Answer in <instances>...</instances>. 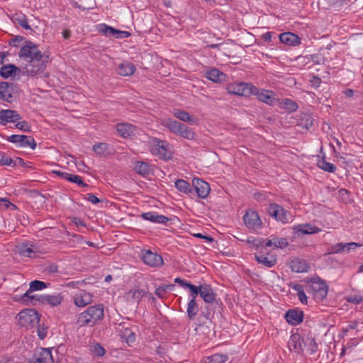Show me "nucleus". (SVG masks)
<instances>
[{"label":"nucleus","mask_w":363,"mask_h":363,"mask_svg":"<svg viewBox=\"0 0 363 363\" xmlns=\"http://www.w3.org/2000/svg\"><path fill=\"white\" fill-rule=\"evenodd\" d=\"M48 59L49 56L43 55L35 44V48L33 50L31 57L28 60L30 65L26 67L27 74L33 77L43 73Z\"/></svg>","instance_id":"obj_1"},{"label":"nucleus","mask_w":363,"mask_h":363,"mask_svg":"<svg viewBox=\"0 0 363 363\" xmlns=\"http://www.w3.org/2000/svg\"><path fill=\"white\" fill-rule=\"evenodd\" d=\"M18 323L27 329L38 325L40 315L34 308L24 309L18 313Z\"/></svg>","instance_id":"obj_2"},{"label":"nucleus","mask_w":363,"mask_h":363,"mask_svg":"<svg viewBox=\"0 0 363 363\" xmlns=\"http://www.w3.org/2000/svg\"><path fill=\"white\" fill-rule=\"evenodd\" d=\"M254 90H257V86L250 83L245 82L231 84L228 88L230 94L245 97L252 95Z\"/></svg>","instance_id":"obj_3"},{"label":"nucleus","mask_w":363,"mask_h":363,"mask_svg":"<svg viewBox=\"0 0 363 363\" xmlns=\"http://www.w3.org/2000/svg\"><path fill=\"white\" fill-rule=\"evenodd\" d=\"M168 143L164 140H161L157 138L152 140V147L151 152L154 155H157L160 159L167 160L171 157V153L167 149Z\"/></svg>","instance_id":"obj_4"},{"label":"nucleus","mask_w":363,"mask_h":363,"mask_svg":"<svg viewBox=\"0 0 363 363\" xmlns=\"http://www.w3.org/2000/svg\"><path fill=\"white\" fill-rule=\"evenodd\" d=\"M222 306L221 300L215 301L212 303H205L204 306H201V315L206 320H211L216 313H220Z\"/></svg>","instance_id":"obj_5"},{"label":"nucleus","mask_w":363,"mask_h":363,"mask_svg":"<svg viewBox=\"0 0 363 363\" xmlns=\"http://www.w3.org/2000/svg\"><path fill=\"white\" fill-rule=\"evenodd\" d=\"M243 222L248 229L256 230L262 228V222L258 213L253 210H247L243 216Z\"/></svg>","instance_id":"obj_6"},{"label":"nucleus","mask_w":363,"mask_h":363,"mask_svg":"<svg viewBox=\"0 0 363 363\" xmlns=\"http://www.w3.org/2000/svg\"><path fill=\"white\" fill-rule=\"evenodd\" d=\"M7 140L10 143L18 144V147H26L29 146L32 150H35L37 146V144L32 136L12 135L8 137Z\"/></svg>","instance_id":"obj_7"},{"label":"nucleus","mask_w":363,"mask_h":363,"mask_svg":"<svg viewBox=\"0 0 363 363\" xmlns=\"http://www.w3.org/2000/svg\"><path fill=\"white\" fill-rule=\"evenodd\" d=\"M267 212L270 216L278 221L286 223L289 220V212L277 203H271L267 209Z\"/></svg>","instance_id":"obj_8"},{"label":"nucleus","mask_w":363,"mask_h":363,"mask_svg":"<svg viewBox=\"0 0 363 363\" xmlns=\"http://www.w3.org/2000/svg\"><path fill=\"white\" fill-rule=\"evenodd\" d=\"M142 259L145 264L152 267H160L163 264L162 256L150 250L143 252Z\"/></svg>","instance_id":"obj_9"},{"label":"nucleus","mask_w":363,"mask_h":363,"mask_svg":"<svg viewBox=\"0 0 363 363\" xmlns=\"http://www.w3.org/2000/svg\"><path fill=\"white\" fill-rule=\"evenodd\" d=\"M192 187L194 189V192L195 191L198 197L201 199L206 198L208 196L211 190L209 184L199 178L193 179Z\"/></svg>","instance_id":"obj_10"},{"label":"nucleus","mask_w":363,"mask_h":363,"mask_svg":"<svg viewBox=\"0 0 363 363\" xmlns=\"http://www.w3.org/2000/svg\"><path fill=\"white\" fill-rule=\"evenodd\" d=\"M309 282L312 284L310 288L321 298L326 297L328 291V286L324 281L317 277L311 278Z\"/></svg>","instance_id":"obj_11"},{"label":"nucleus","mask_w":363,"mask_h":363,"mask_svg":"<svg viewBox=\"0 0 363 363\" xmlns=\"http://www.w3.org/2000/svg\"><path fill=\"white\" fill-rule=\"evenodd\" d=\"M51 350L48 348H41L40 351L29 359V363H53Z\"/></svg>","instance_id":"obj_12"},{"label":"nucleus","mask_w":363,"mask_h":363,"mask_svg":"<svg viewBox=\"0 0 363 363\" xmlns=\"http://www.w3.org/2000/svg\"><path fill=\"white\" fill-rule=\"evenodd\" d=\"M304 313L298 308L289 309L285 313L286 320L291 325H297L303 322Z\"/></svg>","instance_id":"obj_13"},{"label":"nucleus","mask_w":363,"mask_h":363,"mask_svg":"<svg viewBox=\"0 0 363 363\" xmlns=\"http://www.w3.org/2000/svg\"><path fill=\"white\" fill-rule=\"evenodd\" d=\"M305 339L298 333H293L288 342V346L291 351L301 354L303 351V342Z\"/></svg>","instance_id":"obj_14"},{"label":"nucleus","mask_w":363,"mask_h":363,"mask_svg":"<svg viewBox=\"0 0 363 363\" xmlns=\"http://www.w3.org/2000/svg\"><path fill=\"white\" fill-rule=\"evenodd\" d=\"M294 234L298 237H302L305 235H310L318 233L320 229L309 223L299 224L293 227Z\"/></svg>","instance_id":"obj_15"},{"label":"nucleus","mask_w":363,"mask_h":363,"mask_svg":"<svg viewBox=\"0 0 363 363\" xmlns=\"http://www.w3.org/2000/svg\"><path fill=\"white\" fill-rule=\"evenodd\" d=\"M252 95L257 96V99L265 103L266 104L272 106L275 102V98L274 97V91L270 90L259 89L257 87V90H254Z\"/></svg>","instance_id":"obj_16"},{"label":"nucleus","mask_w":363,"mask_h":363,"mask_svg":"<svg viewBox=\"0 0 363 363\" xmlns=\"http://www.w3.org/2000/svg\"><path fill=\"white\" fill-rule=\"evenodd\" d=\"M255 259L259 263L262 264L267 268L274 267L277 262V259L274 255L266 256L264 252L255 254Z\"/></svg>","instance_id":"obj_17"},{"label":"nucleus","mask_w":363,"mask_h":363,"mask_svg":"<svg viewBox=\"0 0 363 363\" xmlns=\"http://www.w3.org/2000/svg\"><path fill=\"white\" fill-rule=\"evenodd\" d=\"M40 299L42 304H48L54 307L60 305L62 302L64 296L62 293L54 294L52 295H40Z\"/></svg>","instance_id":"obj_18"},{"label":"nucleus","mask_w":363,"mask_h":363,"mask_svg":"<svg viewBox=\"0 0 363 363\" xmlns=\"http://www.w3.org/2000/svg\"><path fill=\"white\" fill-rule=\"evenodd\" d=\"M141 217L154 223L166 224L169 220V218L154 211L143 213Z\"/></svg>","instance_id":"obj_19"},{"label":"nucleus","mask_w":363,"mask_h":363,"mask_svg":"<svg viewBox=\"0 0 363 363\" xmlns=\"http://www.w3.org/2000/svg\"><path fill=\"white\" fill-rule=\"evenodd\" d=\"M201 298L205 303H212L213 301L220 300L217 298V294L214 292V290L211 285L207 284H203V289L201 292Z\"/></svg>","instance_id":"obj_20"},{"label":"nucleus","mask_w":363,"mask_h":363,"mask_svg":"<svg viewBox=\"0 0 363 363\" xmlns=\"http://www.w3.org/2000/svg\"><path fill=\"white\" fill-rule=\"evenodd\" d=\"M92 298L91 294L83 291L74 296V303L77 307H84L92 302Z\"/></svg>","instance_id":"obj_21"},{"label":"nucleus","mask_w":363,"mask_h":363,"mask_svg":"<svg viewBox=\"0 0 363 363\" xmlns=\"http://www.w3.org/2000/svg\"><path fill=\"white\" fill-rule=\"evenodd\" d=\"M135 126L130 123H118L116 130L118 134L124 138H130L135 135Z\"/></svg>","instance_id":"obj_22"},{"label":"nucleus","mask_w":363,"mask_h":363,"mask_svg":"<svg viewBox=\"0 0 363 363\" xmlns=\"http://www.w3.org/2000/svg\"><path fill=\"white\" fill-rule=\"evenodd\" d=\"M86 311L89 313V317L91 318L93 325L104 317V306L102 304L90 306Z\"/></svg>","instance_id":"obj_23"},{"label":"nucleus","mask_w":363,"mask_h":363,"mask_svg":"<svg viewBox=\"0 0 363 363\" xmlns=\"http://www.w3.org/2000/svg\"><path fill=\"white\" fill-rule=\"evenodd\" d=\"M279 40L282 43L288 45L296 46L301 44V38L296 34L290 32L279 35Z\"/></svg>","instance_id":"obj_24"},{"label":"nucleus","mask_w":363,"mask_h":363,"mask_svg":"<svg viewBox=\"0 0 363 363\" xmlns=\"http://www.w3.org/2000/svg\"><path fill=\"white\" fill-rule=\"evenodd\" d=\"M289 267L292 272L296 273H303L308 270V264L304 259H295L289 262Z\"/></svg>","instance_id":"obj_25"},{"label":"nucleus","mask_w":363,"mask_h":363,"mask_svg":"<svg viewBox=\"0 0 363 363\" xmlns=\"http://www.w3.org/2000/svg\"><path fill=\"white\" fill-rule=\"evenodd\" d=\"M173 115L177 118L182 121L184 122L189 123L191 125H195L198 123V118L191 116L187 111L180 110V109H174Z\"/></svg>","instance_id":"obj_26"},{"label":"nucleus","mask_w":363,"mask_h":363,"mask_svg":"<svg viewBox=\"0 0 363 363\" xmlns=\"http://www.w3.org/2000/svg\"><path fill=\"white\" fill-rule=\"evenodd\" d=\"M12 85V83L6 82H0V99L6 102H11V100L13 98V94L11 90Z\"/></svg>","instance_id":"obj_27"},{"label":"nucleus","mask_w":363,"mask_h":363,"mask_svg":"<svg viewBox=\"0 0 363 363\" xmlns=\"http://www.w3.org/2000/svg\"><path fill=\"white\" fill-rule=\"evenodd\" d=\"M289 242L286 238H278L274 235L270 237V239L265 241V247H273L274 248H284L288 246Z\"/></svg>","instance_id":"obj_28"},{"label":"nucleus","mask_w":363,"mask_h":363,"mask_svg":"<svg viewBox=\"0 0 363 363\" xmlns=\"http://www.w3.org/2000/svg\"><path fill=\"white\" fill-rule=\"evenodd\" d=\"M35 48V44L30 40H26L25 45L21 47L18 56L21 58L30 60L31 57L33 50Z\"/></svg>","instance_id":"obj_29"},{"label":"nucleus","mask_w":363,"mask_h":363,"mask_svg":"<svg viewBox=\"0 0 363 363\" xmlns=\"http://www.w3.org/2000/svg\"><path fill=\"white\" fill-rule=\"evenodd\" d=\"M297 125L303 128L309 129L313 124V118L311 114L301 113L297 116Z\"/></svg>","instance_id":"obj_30"},{"label":"nucleus","mask_w":363,"mask_h":363,"mask_svg":"<svg viewBox=\"0 0 363 363\" xmlns=\"http://www.w3.org/2000/svg\"><path fill=\"white\" fill-rule=\"evenodd\" d=\"M135 71V65L130 62H124L118 67V73L123 77L132 75Z\"/></svg>","instance_id":"obj_31"},{"label":"nucleus","mask_w":363,"mask_h":363,"mask_svg":"<svg viewBox=\"0 0 363 363\" xmlns=\"http://www.w3.org/2000/svg\"><path fill=\"white\" fill-rule=\"evenodd\" d=\"M16 72H20V69L13 64L5 65L0 69V76L4 79H8L16 74Z\"/></svg>","instance_id":"obj_32"},{"label":"nucleus","mask_w":363,"mask_h":363,"mask_svg":"<svg viewBox=\"0 0 363 363\" xmlns=\"http://www.w3.org/2000/svg\"><path fill=\"white\" fill-rule=\"evenodd\" d=\"M134 170L137 174L143 177L150 175L152 172L150 166L147 163L141 161L135 162Z\"/></svg>","instance_id":"obj_33"},{"label":"nucleus","mask_w":363,"mask_h":363,"mask_svg":"<svg viewBox=\"0 0 363 363\" xmlns=\"http://www.w3.org/2000/svg\"><path fill=\"white\" fill-rule=\"evenodd\" d=\"M32 292H28V290L21 296V301L23 303H30L33 306H39L42 304L40 295H30Z\"/></svg>","instance_id":"obj_34"},{"label":"nucleus","mask_w":363,"mask_h":363,"mask_svg":"<svg viewBox=\"0 0 363 363\" xmlns=\"http://www.w3.org/2000/svg\"><path fill=\"white\" fill-rule=\"evenodd\" d=\"M206 77L213 82H221L225 80L226 75L218 69H213L206 72Z\"/></svg>","instance_id":"obj_35"},{"label":"nucleus","mask_w":363,"mask_h":363,"mask_svg":"<svg viewBox=\"0 0 363 363\" xmlns=\"http://www.w3.org/2000/svg\"><path fill=\"white\" fill-rule=\"evenodd\" d=\"M175 187L182 193L190 194L194 192L193 187L189 182L184 179H177L175 181Z\"/></svg>","instance_id":"obj_36"},{"label":"nucleus","mask_w":363,"mask_h":363,"mask_svg":"<svg viewBox=\"0 0 363 363\" xmlns=\"http://www.w3.org/2000/svg\"><path fill=\"white\" fill-rule=\"evenodd\" d=\"M110 146L106 143H99L93 145L94 152L100 157H106L110 154Z\"/></svg>","instance_id":"obj_37"},{"label":"nucleus","mask_w":363,"mask_h":363,"mask_svg":"<svg viewBox=\"0 0 363 363\" xmlns=\"http://www.w3.org/2000/svg\"><path fill=\"white\" fill-rule=\"evenodd\" d=\"M184 123H182L180 122H178L177 121H174L172 119H167L164 121L163 125L167 128L171 132H172L175 135H178L180 129L182 128V125H183Z\"/></svg>","instance_id":"obj_38"},{"label":"nucleus","mask_w":363,"mask_h":363,"mask_svg":"<svg viewBox=\"0 0 363 363\" xmlns=\"http://www.w3.org/2000/svg\"><path fill=\"white\" fill-rule=\"evenodd\" d=\"M199 311V304L196 301L189 300L187 304V316L189 320H194Z\"/></svg>","instance_id":"obj_39"},{"label":"nucleus","mask_w":363,"mask_h":363,"mask_svg":"<svg viewBox=\"0 0 363 363\" xmlns=\"http://www.w3.org/2000/svg\"><path fill=\"white\" fill-rule=\"evenodd\" d=\"M177 135L187 140H195L196 138V133L193 130V129L185 124L182 125L180 131Z\"/></svg>","instance_id":"obj_40"},{"label":"nucleus","mask_w":363,"mask_h":363,"mask_svg":"<svg viewBox=\"0 0 363 363\" xmlns=\"http://www.w3.org/2000/svg\"><path fill=\"white\" fill-rule=\"evenodd\" d=\"M228 360V356L221 354H215L203 359L202 363H224Z\"/></svg>","instance_id":"obj_41"},{"label":"nucleus","mask_w":363,"mask_h":363,"mask_svg":"<svg viewBox=\"0 0 363 363\" xmlns=\"http://www.w3.org/2000/svg\"><path fill=\"white\" fill-rule=\"evenodd\" d=\"M13 110L1 109L0 111V124L5 125L7 123L13 122Z\"/></svg>","instance_id":"obj_42"},{"label":"nucleus","mask_w":363,"mask_h":363,"mask_svg":"<svg viewBox=\"0 0 363 363\" xmlns=\"http://www.w3.org/2000/svg\"><path fill=\"white\" fill-rule=\"evenodd\" d=\"M121 337L130 345L135 341V333L131 329L125 328L121 331Z\"/></svg>","instance_id":"obj_43"},{"label":"nucleus","mask_w":363,"mask_h":363,"mask_svg":"<svg viewBox=\"0 0 363 363\" xmlns=\"http://www.w3.org/2000/svg\"><path fill=\"white\" fill-rule=\"evenodd\" d=\"M89 316V313L87 312L86 310L81 313L77 318V324L80 327L87 325L93 326L91 318Z\"/></svg>","instance_id":"obj_44"},{"label":"nucleus","mask_w":363,"mask_h":363,"mask_svg":"<svg viewBox=\"0 0 363 363\" xmlns=\"http://www.w3.org/2000/svg\"><path fill=\"white\" fill-rule=\"evenodd\" d=\"M317 165L319 168L323 169L325 172L333 173L336 170V167L325 160V157L320 159L317 162Z\"/></svg>","instance_id":"obj_45"},{"label":"nucleus","mask_w":363,"mask_h":363,"mask_svg":"<svg viewBox=\"0 0 363 363\" xmlns=\"http://www.w3.org/2000/svg\"><path fill=\"white\" fill-rule=\"evenodd\" d=\"M174 289V284H164L160 286L155 290V294L160 298L166 297L168 291H173Z\"/></svg>","instance_id":"obj_46"},{"label":"nucleus","mask_w":363,"mask_h":363,"mask_svg":"<svg viewBox=\"0 0 363 363\" xmlns=\"http://www.w3.org/2000/svg\"><path fill=\"white\" fill-rule=\"evenodd\" d=\"M306 348L311 354H314L318 350V345L313 337H307L303 342V349Z\"/></svg>","instance_id":"obj_47"},{"label":"nucleus","mask_w":363,"mask_h":363,"mask_svg":"<svg viewBox=\"0 0 363 363\" xmlns=\"http://www.w3.org/2000/svg\"><path fill=\"white\" fill-rule=\"evenodd\" d=\"M281 104L282 105V108L289 112H294L298 108L297 103L290 99H283Z\"/></svg>","instance_id":"obj_48"},{"label":"nucleus","mask_w":363,"mask_h":363,"mask_svg":"<svg viewBox=\"0 0 363 363\" xmlns=\"http://www.w3.org/2000/svg\"><path fill=\"white\" fill-rule=\"evenodd\" d=\"M50 283H45L43 281L40 280H34L30 283V287L28 289V292H33L36 291H40L48 287V285H50Z\"/></svg>","instance_id":"obj_49"},{"label":"nucleus","mask_w":363,"mask_h":363,"mask_svg":"<svg viewBox=\"0 0 363 363\" xmlns=\"http://www.w3.org/2000/svg\"><path fill=\"white\" fill-rule=\"evenodd\" d=\"M187 289H189L190 291V300L196 301V298L198 295L201 296V290L203 289V284H200L199 286H195L191 283H189V286H187Z\"/></svg>","instance_id":"obj_50"},{"label":"nucleus","mask_w":363,"mask_h":363,"mask_svg":"<svg viewBox=\"0 0 363 363\" xmlns=\"http://www.w3.org/2000/svg\"><path fill=\"white\" fill-rule=\"evenodd\" d=\"M99 31L107 37L113 36L116 38L117 29L106 24H101L99 26Z\"/></svg>","instance_id":"obj_51"},{"label":"nucleus","mask_w":363,"mask_h":363,"mask_svg":"<svg viewBox=\"0 0 363 363\" xmlns=\"http://www.w3.org/2000/svg\"><path fill=\"white\" fill-rule=\"evenodd\" d=\"M18 253L23 257L30 258L35 257V252H34L31 247H28V245H23L21 247H20Z\"/></svg>","instance_id":"obj_52"},{"label":"nucleus","mask_w":363,"mask_h":363,"mask_svg":"<svg viewBox=\"0 0 363 363\" xmlns=\"http://www.w3.org/2000/svg\"><path fill=\"white\" fill-rule=\"evenodd\" d=\"M145 294H146L145 291L143 290V289H134V290H130L128 293V296L131 295L132 298L133 299H135V301H136L138 303L140 302V299L143 296H145Z\"/></svg>","instance_id":"obj_53"},{"label":"nucleus","mask_w":363,"mask_h":363,"mask_svg":"<svg viewBox=\"0 0 363 363\" xmlns=\"http://www.w3.org/2000/svg\"><path fill=\"white\" fill-rule=\"evenodd\" d=\"M265 241L266 240L263 238H253L252 240L250 239L247 240V242L255 249H258L259 247H265Z\"/></svg>","instance_id":"obj_54"},{"label":"nucleus","mask_w":363,"mask_h":363,"mask_svg":"<svg viewBox=\"0 0 363 363\" xmlns=\"http://www.w3.org/2000/svg\"><path fill=\"white\" fill-rule=\"evenodd\" d=\"M345 247H346V243L339 242L333 245L330 248L329 254L342 253L345 252Z\"/></svg>","instance_id":"obj_55"},{"label":"nucleus","mask_w":363,"mask_h":363,"mask_svg":"<svg viewBox=\"0 0 363 363\" xmlns=\"http://www.w3.org/2000/svg\"><path fill=\"white\" fill-rule=\"evenodd\" d=\"M91 351L98 357H102L105 354V349L99 343H96L92 346Z\"/></svg>","instance_id":"obj_56"},{"label":"nucleus","mask_w":363,"mask_h":363,"mask_svg":"<svg viewBox=\"0 0 363 363\" xmlns=\"http://www.w3.org/2000/svg\"><path fill=\"white\" fill-rule=\"evenodd\" d=\"M18 129L24 131V132H30V125L28 122L23 121H18L16 125Z\"/></svg>","instance_id":"obj_57"},{"label":"nucleus","mask_w":363,"mask_h":363,"mask_svg":"<svg viewBox=\"0 0 363 363\" xmlns=\"http://www.w3.org/2000/svg\"><path fill=\"white\" fill-rule=\"evenodd\" d=\"M69 182H72V183H75L81 187L88 186V184L84 183L82 180V178L79 175L72 174V177H70Z\"/></svg>","instance_id":"obj_58"},{"label":"nucleus","mask_w":363,"mask_h":363,"mask_svg":"<svg viewBox=\"0 0 363 363\" xmlns=\"http://www.w3.org/2000/svg\"><path fill=\"white\" fill-rule=\"evenodd\" d=\"M12 163V158L7 157L6 155L0 152V164L2 166H10Z\"/></svg>","instance_id":"obj_59"},{"label":"nucleus","mask_w":363,"mask_h":363,"mask_svg":"<svg viewBox=\"0 0 363 363\" xmlns=\"http://www.w3.org/2000/svg\"><path fill=\"white\" fill-rule=\"evenodd\" d=\"M47 333H48L47 327H44L43 325L41 326L40 325H38L37 333L40 340H43L46 337Z\"/></svg>","instance_id":"obj_60"},{"label":"nucleus","mask_w":363,"mask_h":363,"mask_svg":"<svg viewBox=\"0 0 363 363\" xmlns=\"http://www.w3.org/2000/svg\"><path fill=\"white\" fill-rule=\"evenodd\" d=\"M84 199L90 201L93 204H98L99 203L101 202V200L99 198H97L95 195L91 193L86 194L84 196Z\"/></svg>","instance_id":"obj_61"},{"label":"nucleus","mask_w":363,"mask_h":363,"mask_svg":"<svg viewBox=\"0 0 363 363\" xmlns=\"http://www.w3.org/2000/svg\"><path fill=\"white\" fill-rule=\"evenodd\" d=\"M131 35L130 33L128 31H123L117 29V33L116 35V38L117 39H123L127 38Z\"/></svg>","instance_id":"obj_62"},{"label":"nucleus","mask_w":363,"mask_h":363,"mask_svg":"<svg viewBox=\"0 0 363 363\" xmlns=\"http://www.w3.org/2000/svg\"><path fill=\"white\" fill-rule=\"evenodd\" d=\"M24 165H26L24 160L21 157H16L15 160L12 159V163L10 164L11 167H16V166H21L24 167Z\"/></svg>","instance_id":"obj_63"},{"label":"nucleus","mask_w":363,"mask_h":363,"mask_svg":"<svg viewBox=\"0 0 363 363\" xmlns=\"http://www.w3.org/2000/svg\"><path fill=\"white\" fill-rule=\"evenodd\" d=\"M18 24L26 30H32L30 26L28 23L27 18L24 16L22 19H18Z\"/></svg>","instance_id":"obj_64"}]
</instances>
